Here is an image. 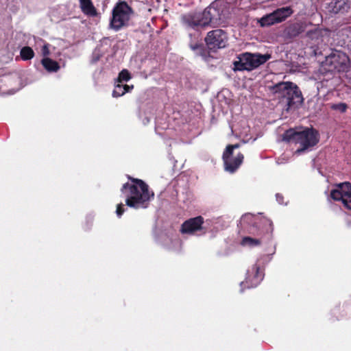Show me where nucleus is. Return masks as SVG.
Here are the masks:
<instances>
[{
    "label": "nucleus",
    "mask_w": 351,
    "mask_h": 351,
    "mask_svg": "<svg viewBox=\"0 0 351 351\" xmlns=\"http://www.w3.org/2000/svg\"><path fill=\"white\" fill-rule=\"evenodd\" d=\"M191 49H192L193 51H196V50H197V49H200V48H201V45H199V44H197V43H196V44H195V45H191Z\"/></svg>",
    "instance_id": "29"
},
{
    "label": "nucleus",
    "mask_w": 351,
    "mask_h": 351,
    "mask_svg": "<svg viewBox=\"0 0 351 351\" xmlns=\"http://www.w3.org/2000/svg\"><path fill=\"white\" fill-rule=\"evenodd\" d=\"M282 140L298 145L299 147L295 153L300 154L315 146L319 141V135L318 132L313 128H306L301 131L291 128L285 132Z\"/></svg>",
    "instance_id": "2"
},
{
    "label": "nucleus",
    "mask_w": 351,
    "mask_h": 351,
    "mask_svg": "<svg viewBox=\"0 0 351 351\" xmlns=\"http://www.w3.org/2000/svg\"><path fill=\"white\" fill-rule=\"evenodd\" d=\"M299 27L296 25H293L292 27H290L289 29V34L291 36H295L300 34Z\"/></svg>",
    "instance_id": "26"
},
{
    "label": "nucleus",
    "mask_w": 351,
    "mask_h": 351,
    "mask_svg": "<svg viewBox=\"0 0 351 351\" xmlns=\"http://www.w3.org/2000/svg\"><path fill=\"white\" fill-rule=\"evenodd\" d=\"M350 64L348 56L343 52L335 51L326 58L324 64L329 66V71H346Z\"/></svg>",
    "instance_id": "7"
},
{
    "label": "nucleus",
    "mask_w": 351,
    "mask_h": 351,
    "mask_svg": "<svg viewBox=\"0 0 351 351\" xmlns=\"http://www.w3.org/2000/svg\"><path fill=\"white\" fill-rule=\"evenodd\" d=\"M114 90H117V91H123V85H120V84H118L116 87H115V89Z\"/></svg>",
    "instance_id": "30"
},
{
    "label": "nucleus",
    "mask_w": 351,
    "mask_h": 351,
    "mask_svg": "<svg viewBox=\"0 0 351 351\" xmlns=\"http://www.w3.org/2000/svg\"><path fill=\"white\" fill-rule=\"evenodd\" d=\"M124 212H125L124 204L122 203L117 204V210H116L117 215L119 217H121V215L124 213Z\"/></svg>",
    "instance_id": "25"
},
{
    "label": "nucleus",
    "mask_w": 351,
    "mask_h": 351,
    "mask_svg": "<svg viewBox=\"0 0 351 351\" xmlns=\"http://www.w3.org/2000/svg\"><path fill=\"white\" fill-rule=\"evenodd\" d=\"M132 88H133V86H130L127 84H125L123 86V91L120 92V91H117V90H113L112 96L114 97H121V96L123 95L125 93L129 92Z\"/></svg>",
    "instance_id": "23"
},
{
    "label": "nucleus",
    "mask_w": 351,
    "mask_h": 351,
    "mask_svg": "<svg viewBox=\"0 0 351 351\" xmlns=\"http://www.w3.org/2000/svg\"><path fill=\"white\" fill-rule=\"evenodd\" d=\"M271 58L269 53H244L238 57V60L234 62L235 71H252L265 63Z\"/></svg>",
    "instance_id": "6"
},
{
    "label": "nucleus",
    "mask_w": 351,
    "mask_h": 351,
    "mask_svg": "<svg viewBox=\"0 0 351 351\" xmlns=\"http://www.w3.org/2000/svg\"><path fill=\"white\" fill-rule=\"evenodd\" d=\"M239 147V144L229 145L223 154V161L225 171L229 173H234L240 167L243 160V155L239 153L233 156V150Z\"/></svg>",
    "instance_id": "8"
},
{
    "label": "nucleus",
    "mask_w": 351,
    "mask_h": 351,
    "mask_svg": "<svg viewBox=\"0 0 351 351\" xmlns=\"http://www.w3.org/2000/svg\"><path fill=\"white\" fill-rule=\"evenodd\" d=\"M255 220L256 217L254 215L250 213H246L241 217L239 223L242 227L251 225L254 226Z\"/></svg>",
    "instance_id": "18"
},
{
    "label": "nucleus",
    "mask_w": 351,
    "mask_h": 351,
    "mask_svg": "<svg viewBox=\"0 0 351 351\" xmlns=\"http://www.w3.org/2000/svg\"><path fill=\"white\" fill-rule=\"evenodd\" d=\"M261 243V241L259 239H253L249 237H243L241 244L243 246H247L250 247H255Z\"/></svg>",
    "instance_id": "20"
},
{
    "label": "nucleus",
    "mask_w": 351,
    "mask_h": 351,
    "mask_svg": "<svg viewBox=\"0 0 351 351\" xmlns=\"http://www.w3.org/2000/svg\"><path fill=\"white\" fill-rule=\"evenodd\" d=\"M227 3L228 0H216L206 8L210 27L225 25L227 23L231 15L230 6Z\"/></svg>",
    "instance_id": "4"
},
{
    "label": "nucleus",
    "mask_w": 351,
    "mask_h": 351,
    "mask_svg": "<svg viewBox=\"0 0 351 351\" xmlns=\"http://www.w3.org/2000/svg\"><path fill=\"white\" fill-rule=\"evenodd\" d=\"M276 98L285 102L288 108L303 101L302 93L296 84L291 82L278 83L271 88Z\"/></svg>",
    "instance_id": "3"
},
{
    "label": "nucleus",
    "mask_w": 351,
    "mask_h": 351,
    "mask_svg": "<svg viewBox=\"0 0 351 351\" xmlns=\"http://www.w3.org/2000/svg\"><path fill=\"white\" fill-rule=\"evenodd\" d=\"M206 14V10L205 9L202 12L185 14L182 16V21L183 23L193 28L210 26L208 15Z\"/></svg>",
    "instance_id": "12"
},
{
    "label": "nucleus",
    "mask_w": 351,
    "mask_h": 351,
    "mask_svg": "<svg viewBox=\"0 0 351 351\" xmlns=\"http://www.w3.org/2000/svg\"><path fill=\"white\" fill-rule=\"evenodd\" d=\"M132 183H125L121 191L126 197L125 204L135 209L146 208L154 193L149 190V186L142 180L128 176Z\"/></svg>",
    "instance_id": "1"
},
{
    "label": "nucleus",
    "mask_w": 351,
    "mask_h": 351,
    "mask_svg": "<svg viewBox=\"0 0 351 351\" xmlns=\"http://www.w3.org/2000/svg\"><path fill=\"white\" fill-rule=\"evenodd\" d=\"M330 197L335 201H341L346 208L351 210V183L345 182L337 184L331 191Z\"/></svg>",
    "instance_id": "9"
},
{
    "label": "nucleus",
    "mask_w": 351,
    "mask_h": 351,
    "mask_svg": "<svg viewBox=\"0 0 351 351\" xmlns=\"http://www.w3.org/2000/svg\"><path fill=\"white\" fill-rule=\"evenodd\" d=\"M80 7L82 12L88 16H97L98 13L97 9L94 6L92 0H79Z\"/></svg>",
    "instance_id": "16"
},
{
    "label": "nucleus",
    "mask_w": 351,
    "mask_h": 351,
    "mask_svg": "<svg viewBox=\"0 0 351 351\" xmlns=\"http://www.w3.org/2000/svg\"><path fill=\"white\" fill-rule=\"evenodd\" d=\"M237 0H228L227 5L230 6V11L231 12L232 4L234 3Z\"/></svg>",
    "instance_id": "31"
},
{
    "label": "nucleus",
    "mask_w": 351,
    "mask_h": 351,
    "mask_svg": "<svg viewBox=\"0 0 351 351\" xmlns=\"http://www.w3.org/2000/svg\"><path fill=\"white\" fill-rule=\"evenodd\" d=\"M263 277L264 274L261 271L260 267L255 264L251 270L247 271L245 281L241 282V291H243V285H246L247 288L256 287L263 280Z\"/></svg>",
    "instance_id": "13"
},
{
    "label": "nucleus",
    "mask_w": 351,
    "mask_h": 351,
    "mask_svg": "<svg viewBox=\"0 0 351 351\" xmlns=\"http://www.w3.org/2000/svg\"><path fill=\"white\" fill-rule=\"evenodd\" d=\"M266 221H267L269 223V226H271L272 223L269 220H266Z\"/></svg>",
    "instance_id": "32"
},
{
    "label": "nucleus",
    "mask_w": 351,
    "mask_h": 351,
    "mask_svg": "<svg viewBox=\"0 0 351 351\" xmlns=\"http://www.w3.org/2000/svg\"><path fill=\"white\" fill-rule=\"evenodd\" d=\"M41 51L43 56H45V58H48L47 56L50 54L48 44L44 45Z\"/></svg>",
    "instance_id": "27"
},
{
    "label": "nucleus",
    "mask_w": 351,
    "mask_h": 351,
    "mask_svg": "<svg viewBox=\"0 0 351 351\" xmlns=\"http://www.w3.org/2000/svg\"><path fill=\"white\" fill-rule=\"evenodd\" d=\"M204 218L201 216L191 218L184 221L180 229L183 234H195L203 230Z\"/></svg>",
    "instance_id": "14"
},
{
    "label": "nucleus",
    "mask_w": 351,
    "mask_h": 351,
    "mask_svg": "<svg viewBox=\"0 0 351 351\" xmlns=\"http://www.w3.org/2000/svg\"><path fill=\"white\" fill-rule=\"evenodd\" d=\"M276 200L278 201V202L280 204H283V196L279 193H277L276 195Z\"/></svg>",
    "instance_id": "28"
},
{
    "label": "nucleus",
    "mask_w": 351,
    "mask_h": 351,
    "mask_svg": "<svg viewBox=\"0 0 351 351\" xmlns=\"http://www.w3.org/2000/svg\"><path fill=\"white\" fill-rule=\"evenodd\" d=\"M132 14L133 10L127 2L118 1L112 9L110 27L116 32L120 30L128 25Z\"/></svg>",
    "instance_id": "5"
},
{
    "label": "nucleus",
    "mask_w": 351,
    "mask_h": 351,
    "mask_svg": "<svg viewBox=\"0 0 351 351\" xmlns=\"http://www.w3.org/2000/svg\"><path fill=\"white\" fill-rule=\"evenodd\" d=\"M293 13L292 9L289 7L278 8L273 12L263 16L259 23L262 27L272 25L285 20Z\"/></svg>",
    "instance_id": "10"
},
{
    "label": "nucleus",
    "mask_w": 351,
    "mask_h": 351,
    "mask_svg": "<svg viewBox=\"0 0 351 351\" xmlns=\"http://www.w3.org/2000/svg\"><path fill=\"white\" fill-rule=\"evenodd\" d=\"M41 64L44 69L49 73H56L60 69L59 63L50 58H43L41 60Z\"/></svg>",
    "instance_id": "17"
},
{
    "label": "nucleus",
    "mask_w": 351,
    "mask_h": 351,
    "mask_svg": "<svg viewBox=\"0 0 351 351\" xmlns=\"http://www.w3.org/2000/svg\"><path fill=\"white\" fill-rule=\"evenodd\" d=\"M335 8L337 9L336 12L345 11L349 8V5L344 1H338L335 2Z\"/></svg>",
    "instance_id": "22"
},
{
    "label": "nucleus",
    "mask_w": 351,
    "mask_h": 351,
    "mask_svg": "<svg viewBox=\"0 0 351 351\" xmlns=\"http://www.w3.org/2000/svg\"><path fill=\"white\" fill-rule=\"evenodd\" d=\"M227 34L221 29L210 31L205 38V43L210 49L224 48L227 45Z\"/></svg>",
    "instance_id": "11"
},
{
    "label": "nucleus",
    "mask_w": 351,
    "mask_h": 351,
    "mask_svg": "<svg viewBox=\"0 0 351 351\" xmlns=\"http://www.w3.org/2000/svg\"><path fill=\"white\" fill-rule=\"evenodd\" d=\"M34 50L28 46L23 47L20 51V56L23 60H29L34 57Z\"/></svg>",
    "instance_id": "19"
},
{
    "label": "nucleus",
    "mask_w": 351,
    "mask_h": 351,
    "mask_svg": "<svg viewBox=\"0 0 351 351\" xmlns=\"http://www.w3.org/2000/svg\"><path fill=\"white\" fill-rule=\"evenodd\" d=\"M16 81V75H5L0 77V93H5L13 90L14 84Z\"/></svg>",
    "instance_id": "15"
},
{
    "label": "nucleus",
    "mask_w": 351,
    "mask_h": 351,
    "mask_svg": "<svg viewBox=\"0 0 351 351\" xmlns=\"http://www.w3.org/2000/svg\"><path fill=\"white\" fill-rule=\"evenodd\" d=\"M332 108L333 110H339L341 112H344L347 109V105L344 103H339L337 104H333L332 106Z\"/></svg>",
    "instance_id": "24"
},
{
    "label": "nucleus",
    "mask_w": 351,
    "mask_h": 351,
    "mask_svg": "<svg viewBox=\"0 0 351 351\" xmlns=\"http://www.w3.org/2000/svg\"><path fill=\"white\" fill-rule=\"evenodd\" d=\"M131 79V75L127 69H123L119 74L118 82H128Z\"/></svg>",
    "instance_id": "21"
}]
</instances>
